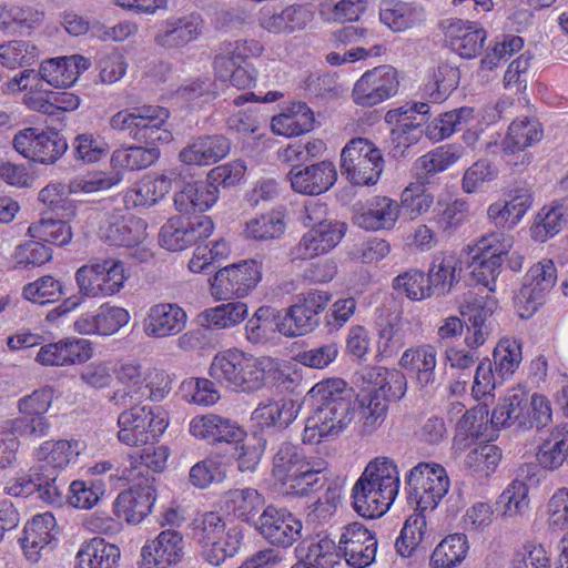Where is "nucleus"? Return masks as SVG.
<instances>
[{"label": "nucleus", "instance_id": "1", "mask_svg": "<svg viewBox=\"0 0 568 568\" xmlns=\"http://www.w3.org/2000/svg\"><path fill=\"white\" fill-rule=\"evenodd\" d=\"M449 478L446 469L436 463L420 462L405 476L406 499L410 507L419 514L409 516L395 547L402 557L412 556L423 540L426 529V518L423 513L435 509L449 489Z\"/></svg>", "mask_w": 568, "mask_h": 568}, {"label": "nucleus", "instance_id": "2", "mask_svg": "<svg viewBox=\"0 0 568 568\" xmlns=\"http://www.w3.org/2000/svg\"><path fill=\"white\" fill-rule=\"evenodd\" d=\"M399 486V471L394 460L385 456L375 457L352 489L354 509L366 518L381 517L395 501Z\"/></svg>", "mask_w": 568, "mask_h": 568}, {"label": "nucleus", "instance_id": "3", "mask_svg": "<svg viewBox=\"0 0 568 568\" xmlns=\"http://www.w3.org/2000/svg\"><path fill=\"white\" fill-rule=\"evenodd\" d=\"M78 295L65 298L58 307L48 314V320L65 315L77 308L84 297L97 298L112 296L119 293L128 276L124 263L119 260H93L79 267L74 275Z\"/></svg>", "mask_w": 568, "mask_h": 568}, {"label": "nucleus", "instance_id": "4", "mask_svg": "<svg viewBox=\"0 0 568 568\" xmlns=\"http://www.w3.org/2000/svg\"><path fill=\"white\" fill-rule=\"evenodd\" d=\"M273 367L267 357H255L237 348L217 353L210 366V376L237 393H255L265 386L266 373Z\"/></svg>", "mask_w": 568, "mask_h": 568}, {"label": "nucleus", "instance_id": "5", "mask_svg": "<svg viewBox=\"0 0 568 568\" xmlns=\"http://www.w3.org/2000/svg\"><path fill=\"white\" fill-rule=\"evenodd\" d=\"M193 538L201 547L202 557L213 566L239 552L243 541V528L234 525L226 529L223 517L209 511L193 523Z\"/></svg>", "mask_w": 568, "mask_h": 568}, {"label": "nucleus", "instance_id": "6", "mask_svg": "<svg viewBox=\"0 0 568 568\" xmlns=\"http://www.w3.org/2000/svg\"><path fill=\"white\" fill-rule=\"evenodd\" d=\"M169 116L166 108L144 104L118 111L110 118L109 125L146 144L169 143L173 139L171 131L164 128Z\"/></svg>", "mask_w": 568, "mask_h": 568}, {"label": "nucleus", "instance_id": "7", "mask_svg": "<svg viewBox=\"0 0 568 568\" xmlns=\"http://www.w3.org/2000/svg\"><path fill=\"white\" fill-rule=\"evenodd\" d=\"M384 169L382 151L366 138H353L341 152V173L353 185H374Z\"/></svg>", "mask_w": 568, "mask_h": 568}, {"label": "nucleus", "instance_id": "8", "mask_svg": "<svg viewBox=\"0 0 568 568\" xmlns=\"http://www.w3.org/2000/svg\"><path fill=\"white\" fill-rule=\"evenodd\" d=\"M118 438L128 446L153 444L166 429L168 422L145 406H133L118 417Z\"/></svg>", "mask_w": 568, "mask_h": 568}, {"label": "nucleus", "instance_id": "9", "mask_svg": "<svg viewBox=\"0 0 568 568\" xmlns=\"http://www.w3.org/2000/svg\"><path fill=\"white\" fill-rule=\"evenodd\" d=\"M254 529L270 545L288 548L302 538L303 521L287 508L270 504L254 521Z\"/></svg>", "mask_w": 568, "mask_h": 568}, {"label": "nucleus", "instance_id": "10", "mask_svg": "<svg viewBox=\"0 0 568 568\" xmlns=\"http://www.w3.org/2000/svg\"><path fill=\"white\" fill-rule=\"evenodd\" d=\"M557 282V270L551 260L534 264L524 276L523 285L515 297L519 315L528 318L545 303Z\"/></svg>", "mask_w": 568, "mask_h": 568}, {"label": "nucleus", "instance_id": "11", "mask_svg": "<svg viewBox=\"0 0 568 568\" xmlns=\"http://www.w3.org/2000/svg\"><path fill=\"white\" fill-rule=\"evenodd\" d=\"M332 295L327 291L308 290L294 296V303L282 310L290 337L306 335L321 324V313Z\"/></svg>", "mask_w": 568, "mask_h": 568}, {"label": "nucleus", "instance_id": "12", "mask_svg": "<svg viewBox=\"0 0 568 568\" xmlns=\"http://www.w3.org/2000/svg\"><path fill=\"white\" fill-rule=\"evenodd\" d=\"M399 77L396 68L382 64L367 70L355 82L352 99L356 105L372 108L398 92Z\"/></svg>", "mask_w": 568, "mask_h": 568}, {"label": "nucleus", "instance_id": "13", "mask_svg": "<svg viewBox=\"0 0 568 568\" xmlns=\"http://www.w3.org/2000/svg\"><path fill=\"white\" fill-rule=\"evenodd\" d=\"M16 151L27 159L43 164L57 162L68 150V143L58 131H40L27 128L13 138Z\"/></svg>", "mask_w": 568, "mask_h": 568}, {"label": "nucleus", "instance_id": "14", "mask_svg": "<svg viewBox=\"0 0 568 568\" xmlns=\"http://www.w3.org/2000/svg\"><path fill=\"white\" fill-rule=\"evenodd\" d=\"M260 280L261 272L255 261L232 264L215 273L211 283V294L220 301L243 297L256 286Z\"/></svg>", "mask_w": 568, "mask_h": 568}, {"label": "nucleus", "instance_id": "15", "mask_svg": "<svg viewBox=\"0 0 568 568\" xmlns=\"http://www.w3.org/2000/svg\"><path fill=\"white\" fill-rule=\"evenodd\" d=\"M353 419L348 403L341 402L334 407H314L303 432V443L318 444L342 433Z\"/></svg>", "mask_w": 568, "mask_h": 568}, {"label": "nucleus", "instance_id": "16", "mask_svg": "<svg viewBox=\"0 0 568 568\" xmlns=\"http://www.w3.org/2000/svg\"><path fill=\"white\" fill-rule=\"evenodd\" d=\"M337 550L342 551L347 565L354 568L368 567L376 557L377 539L375 534L359 523L345 527Z\"/></svg>", "mask_w": 568, "mask_h": 568}, {"label": "nucleus", "instance_id": "17", "mask_svg": "<svg viewBox=\"0 0 568 568\" xmlns=\"http://www.w3.org/2000/svg\"><path fill=\"white\" fill-rule=\"evenodd\" d=\"M287 178L294 191L301 194L318 195L334 185L337 172L331 161L314 164L292 163Z\"/></svg>", "mask_w": 568, "mask_h": 568}, {"label": "nucleus", "instance_id": "18", "mask_svg": "<svg viewBox=\"0 0 568 568\" xmlns=\"http://www.w3.org/2000/svg\"><path fill=\"white\" fill-rule=\"evenodd\" d=\"M189 432L195 438L215 446L239 444L246 437V432L236 422L216 414L193 417Z\"/></svg>", "mask_w": 568, "mask_h": 568}, {"label": "nucleus", "instance_id": "19", "mask_svg": "<svg viewBox=\"0 0 568 568\" xmlns=\"http://www.w3.org/2000/svg\"><path fill=\"white\" fill-rule=\"evenodd\" d=\"M443 29L448 45L459 57L473 59L481 52L486 32L476 23L462 19H447L443 22Z\"/></svg>", "mask_w": 568, "mask_h": 568}, {"label": "nucleus", "instance_id": "20", "mask_svg": "<svg viewBox=\"0 0 568 568\" xmlns=\"http://www.w3.org/2000/svg\"><path fill=\"white\" fill-rule=\"evenodd\" d=\"M93 355L92 344L85 338L67 337L41 346L37 361L45 366H65L84 363Z\"/></svg>", "mask_w": 568, "mask_h": 568}, {"label": "nucleus", "instance_id": "21", "mask_svg": "<svg viewBox=\"0 0 568 568\" xmlns=\"http://www.w3.org/2000/svg\"><path fill=\"white\" fill-rule=\"evenodd\" d=\"M204 22L199 14H189L165 20L158 30L154 41L164 49L183 48L199 39Z\"/></svg>", "mask_w": 568, "mask_h": 568}, {"label": "nucleus", "instance_id": "22", "mask_svg": "<svg viewBox=\"0 0 568 568\" xmlns=\"http://www.w3.org/2000/svg\"><path fill=\"white\" fill-rule=\"evenodd\" d=\"M183 536L175 529L161 531L158 537L142 548L146 568H166L178 564L183 557Z\"/></svg>", "mask_w": 568, "mask_h": 568}, {"label": "nucleus", "instance_id": "23", "mask_svg": "<svg viewBox=\"0 0 568 568\" xmlns=\"http://www.w3.org/2000/svg\"><path fill=\"white\" fill-rule=\"evenodd\" d=\"M531 203L529 189H517L509 200H499L488 206V221L498 231H510L520 222Z\"/></svg>", "mask_w": 568, "mask_h": 568}, {"label": "nucleus", "instance_id": "24", "mask_svg": "<svg viewBox=\"0 0 568 568\" xmlns=\"http://www.w3.org/2000/svg\"><path fill=\"white\" fill-rule=\"evenodd\" d=\"M186 313L178 304L153 305L143 322V331L149 337L161 338L176 335L186 324Z\"/></svg>", "mask_w": 568, "mask_h": 568}, {"label": "nucleus", "instance_id": "25", "mask_svg": "<svg viewBox=\"0 0 568 568\" xmlns=\"http://www.w3.org/2000/svg\"><path fill=\"white\" fill-rule=\"evenodd\" d=\"M155 498L152 485H134L118 495L114 511L129 524H139L150 514Z\"/></svg>", "mask_w": 568, "mask_h": 568}, {"label": "nucleus", "instance_id": "26", "mask_svg": "<svg viewBox=\"0 0 568 568\" xmlns=\"http://www.w3.org/2000/svg\"><path fill=\"white\" fill-rule=\"evenodd\" d=\"M460 271L462 262L456 253L450 251L436 253L426 273L432 295L442 297L449 294L459 283Z\"/></svg>", "mask_w": 568, "mask_h": 568}, {"label": "nucleus", "instance_id": "27", "mask_svg": "<svg viewBox=\"0 0 568 568\" xmlns=\"http://www.w3.org/2000/svg\"><path fill=\"white\" fill-rule=\"evenodd\" d=\"M276 333L290 337L282 310L272 306L258 307L246 322V338L252 344H265L275 338Z\"/></svg>", "mask_w": 568, "mask_h": 568}, {"label": "nucleus", "instance_id": "28", "mask_svg": "<svg viewBox=\"0 0 568 568\" xmlns=\"http://www.w3.org/2000/svg\"><path fill=\"white\" fill-rule=\"evenodd\" d=\"M270 450L271 475L277 483L287 486L307 460L304 449L288 439H283L273 444Z\"/></svg>", "mask_w": 568, "mask_h": 568}, {"label": "nucleus", "instance_id": "29", "mask_svg": "<svg viewBox=\"0 0 568 568\" xmlns=\"http://www.w3.org/2000/svg\"><path fill=\"white\" fill-rule=\"evenodd\" d=\"M90 64L89 59L79 54L49 59L41 63L39 75L54 88H69Z\"/></svg>", "mask_w": 568, "mask_h": 568}, {"label": "nucleus", "instance_id": "30", "mask_svg": "<svg viewBox=\"0 0 568 568\" xmlns=\"http://www.w3.org/2000/svg\"><path fill=\"white\" fill-rule=\"evenodd\" d=\"M346 226L310 227L294 246L292 254L297 260H312L333 250L343 239Z\"/></svg>", "mask_w": 568, "mask_h": 568}, {"label": "nucleus", "instance_id": "31", "mask_svg": "<svg viewBox=\"0 0 568 568\" xmlns=\"http://www.w3.org/2000/svg\"><path fill=\"white\" fill-rule=\"evenodd\" d=\"M399 217V204L386 196H374L354 215V222L367 231L390 230Z\"/></svg>", "mask_w": 568, "mask_h": 568}, {"label": "nucleus", "instance_id": "32", "mask_svg": "<svg viewBox=\"0 0 568 568\" xmlns=\"http://www.w3.org/2000/svg\"><path fill=\"white\" fill-rule=\"evenodd\" d=\"M399 365L415 375L420 387H434L436 384L437 351L433 345L422 344L407 348L399 359Z\"/></svg>", "mask_w": 568, "mask_h": 568}, {"label": "nucleus", "instance_id": "33", "mask_svg": "<svg viewBox=\"0 0 568 568\" xmlns=\"http://www.w3.org/2000/svg\"><path fill=\"white\" fill-rule=\"evenodd\" d=\"M171 187V180L166 175H148L124 192L122 202L126 210L150 207L162 200Z\"/></svg>", "mask_w": 568, "mask_h": 568}, {"label": "nucleus", "instance_id": "34", "mask_svg": "<svg viewBox=\"0 0 568 568\" xmlns=\"http://www.w3.org/2000/svg\"><path fill=\"white\" fill-rule=\"evenodd\" d=\"M55 525V518L51 513L36 515L26 524L20 542L28 560L33 562L39 560L41 550L54 538L52 530Z\"/></svg>", "mask_w": 568, "mask_h": 568}, {"label": "nucleus", "instance_id": "35", "mask_svg": "<svg viewBox=\"0 0 568 568\" xmlns=\"http://www.w3.org/2000/svg\"><path fill=\"white\" fill-rule=\"evenodd\" d=\"M219 199V189L207 181L185 183L174 194V205L180 213L191 214L204 212L212 207Z\"/></svg>", "mask_w": 568, "mask_h": 568}, {"label": "nucleus", "instance_id": "36", "mask_svg": "<svg viewBox=\"0 0 568 568\" xmlns=\"http://www.w3.org/2000/svg\"><path fill=\"white\" fill-rule=\"evenodd\" d=\"M462 155L463 148L460 145L445 144L419 156L414 163L417 182L422 185L428 184L430 178L447 170L455 164Z\"/></svg>", "mask_w": 568, "mask_h": 568}, {"label": "nucleus", "instance_id": "37", "mask_svg": "<svg viewBox=\"0 0 568 568\" xmlns=\"http://www.w3.org/2000/svg\"><path fill=\"white\" fill-rule=\"evenodd\" d=\"M101 239L114 246H135L146 237V223L140 217L115 219L100 229Z\"/></svg>", "mask_w": 568, "mask_h": 568}, {"label": "nucleus", "instance_id": "38", "mask_svg": "<svg viewBox=\"0 0 568 568\" xmlns=\"http://www.w3.org/2000/svg\"><path fill=\"white\" fill-rule=\"evenodd\" d=\"M529 407L528 397L525 394H508L494 408L491 422L496 426L529 429Z\"/></svg>", "mask_w": 568, "mask_h": 568}, {"label": "nucleus", "instance_id": "39", "mask_svg": "<svg viewBox=\"0 0 568 568\" xmlns=\"http://www.w3.org/2000/svg\"><path fill=\"white\" fill-rule=\"evenodd\" d=\"M298 561L308 567L333 568L339 562L335 541L328 537L301 541L295 549Z\"/></svg>", "mask_w": 568, "mask_h": 568}, {"label": "nucleus", "instance_id": "40", "mask_svg": "<svg viewBox=\"0 0 568 568\" xmlns=\"http://www.w3.org/2000/svg\"><path fill=\"white\" fill-rule=\"evenodd\" d=\"M314 114L304 102H294L285 111L272 118L271 126L275 134L295 136L313 129Z\"/></svg>", "mask_w": 568, "mask_h": 568}, {"label": "nucleus", "instance_id": "41", "mask_svg": "<svg viewBox=\"0 0 568 568\" xmlns=\"http://www.w3.org/2000/svg\"><path fill=\"white\" fill-rule=\"evenodd\" d=\"M379 20L394 32H402L425 20L424 8L403 1H385L379 10Z\"/></svg>", "mask_w": 568, "mask_h": 568}, {"label": "nucleus", "instance_id": "42", "mask_svg": "<svg viewBox=\"0 0 568 568\" xmlns=\"http://www.w3.org/2000/svg\"><path fill=\"white\" fill-rule=\"evenodd\" d=\"M412 335L409 321L395 315L379 325L377 352L383 358L393 357L406 345Z\"/></svg>", "mask_w": 568, "mask_h": 568}, {"label": "nucleus", "instance_id": "43", "mask_svg": "<svg viewBox=\"0 0 568 568\" xmlns=\"http://www.w3.org/2000/svg\"><path fill=\"white\" fill-rule=\"evenodd\" d=\"M120 555L118 546L95 537L83 544L78 551L75 568H113Z\"/></svg>", "mask_w": 568, "mask_h": 568}, {"label": "nucleus", "instance_id": "44", "mask_svg": "<svg viewBox=\"0 0 568 568\" xmlns=\"http://www.w3.org/2000/svg\"><path fill=\"white\" fill-rule=\"evenodd\" d=\"M265 507V498L254 488L229 490L225 495V508L236 518L254 527L260 510Z\"/></svg>", "mask_w": 568, "mask_h": 568}, {"label": "nucleus", "instance_id": "45", "mask_svg": "<svg viewBox=\"0 0 568 568\" xmlns=\"http://www.w3.org/2000/svg\"><path fill=\"white\" fill-rule=\"evenodd\" d=\"M365 379L371 385L367 389L387 402L397 400L405 395L407 382L400 371L373 367L367 372Z\"/></svg>", "mask_w": 568, "mask_h": 568}, {"label": "nucleus", "instance_id": "46", "mask_svg": "<svg viewBox=\"0 0 568 568\" xmlns=\"http://www.w3.org/2000/svg\"><path fill=\"white\" fill-rule=\"evenodd\" d=\"M474 120V109L462 106L440 113L425 128L426 136L432 141H442L463 130Z\"/></svg>", "mask_w": 568, "mask_h": 568}, {"label": "nucleus", "instance_id": "47", "mask_svg": "<svg viewBox=\"0 0 568 568\" xmlns=\"http://www.w3.org/2000/svg\"><path fill=\"white\" fill-rule=\"evenodd\" d=\"M541 136L542 130L536 119H517L510 123L501 146L506 153L515 154L539 142Z\"/></svg>", "mask_w": 568, "mask_h": 568}, {"label": "nucleus", "instance_id": "48", "mask_svg": "<svg viewBox=\"0 0 568 568\" xmlns=\"http://www.w3.org/2000/svg\"><path fill=\"white\" fill-rule=\"evenodd\" d=\"M296 418L292 400H272L260 403L252 413V419L262 428H286Z\"/></svg>", "mask_w": 568, "mask_h": 568}, {"label": "nucleus", "instance_id": "49", "mask_svg": "<svg viewBox=\"0 0 568 568\" xmlns=\"http://www.w3.org/2000/svg\"><path fill=\"white\" fill-rule=\"evenodd\" d=\"M568 222V205L558 203L544 206L536 215L531 227L536 241L545 242L558 234Z\"/></svg>", "mask_w": 568, "mask_h": 568}, {"label": "nucleus", "instance_id": "50", "mask_svg": "<svg viewBox=\"0 0 568 568\" xmlns=\"http://www.w3.org/2000/svg\"><path fill=\"white\" fill-rule=\"evenodd\" d=\"M80 454L78 440H45L36 450L38 462L59 469L68 466Z\"/></svg>", "mask_w": 568, "mask_h": 568}, {"label": "nucleus", "instance_id": "51", "mask_svg": "<svg viewBox=\"0 0 568 568\" xmlns=\"http://www.w3.org/2000/svg\"><path fill=\"white\" fill-rule=\"evenodd\" d=\"M42 20L43 12L29 6H10L0 10V27L7 32L29 33Z\"/></svg>", "mask_w": 568, "mask_h": 568}, {"label": "nucleus", "instance_id": "52", "mask_svg": "<svg viewBox=\"0 0 568 568\" xmlns=\"http://www.w3.org/2000/svg\"><path fill=\"white\" fill-rule=\"evenodd\" d=\"M467 551L468 541L464 534L449 535L434 549L430 565L434 568H454L465 559Z\"/></svg>", "mask_w": 568, "mask_h": 568}, {"label": "nucleus", "instance_id": "53", "mask_svg": "<svg viewBox=\"0 0 568 568\" xmlns=\"http://www.w3.org/2000/svg\"><path fill=\"white\" fill-rule=\"evenodd\" d=\"M568 454V428L560 427L551 432L539 446L537 460L539 465L549 470L562 465Z\"/></svg>", "mask_w": 568, "mask_h": 568}, {"label": "nucleus", "instance_id": "54", "mask_svg": "<svg viewBox=\"0 0 568 568\" xmlns=\"http://www.w3.org/2000/svg\"><path fill=\"white\" fill-rule=\"evenodd\" d=\"M434 212L438 231L445 236H450L468 221L469 204L462 199L448 203L438 202Z\"/></svg>", "mask_w": 568, "mask_h": 568}, {"label": "nucleus", "instance_id": "55", "mask_svg": "<svg viewBox=\"0 0 568 568\" xmlns=\"http://www.w3.org/2000/svg\"><path fill=\"white\" fill-rule=\"evenodd\" d=\"M149 148L128 146L119 148L113 151L111 164L113 168L126 169L131 171L144 170L151 166L160 156V151L155 144Z\"/></svg>", "mask_w": 568, "mask_h": 568}, {"label": "nucleus", "instance_id": "56", "mask_svg": "<svg viewBox=\"0 0 568 568\" xmlns=\"http://www.w3.org/2000/svg\"><path fill=\"white\" fill-rule=\"evenodd\" d=\"M460 80L459 69L447 63L439 64L425 85V93L429 99L439 103L446 100L458 87Z\"/></svg>", "mask_w": 568, "mask_h": 568}, {"label": "nucleus", "instance_id": "57", "mask_svg": "<svg viewBox=\"0 0 568 568\" xmlns=\"http://www.w3.org/2000/svg\"><path fill=\"white\" fill-rule=\"evenodd\" d=\"M308 394L313 407H334L341 402L348 403L352 406L351 388L342 378L317 383Z\"/></svg>", "mask_w": 568, "mask_h": 568}, {"label": "nucleus", "instance_id": "58", "mask_svg": "<svg viewBox=\"0 0 568 568\" xmlns=\"http://www.w3.org/2000/svg\"><path fill=\"white\" fill-rule=\"evenodd\" d=\"M326 476L323 474L321 463L307 460L286 486V493L295 496H304L315 493L324 487Z\"/></svg>", "mask_w": 568, "mask_h": 568}, {"label": "nucleus", "instance_id": "59", "mask_svg": "<svg viewBox=\"0 0 568 568\" xmlns=\"http://www.w3.org/2000/svg\"><path fill=\"white\" fill-rule=\"evenodd\" d=\"M247 311L245 303L236 301L207 308L202 315L209 327L222 329L233 327L243 322L247 316Z\"/></svg>", "mask_w": 568, "mask_h": 568}, {"label": "nucleus", "instance_id": "60", "mask_svg": "<svg viewBox=\"0 0 568 568\" xmlns=\"http://www.w3.org/2000/svg\"><path fill=\"white\" fill-rule=\"evenodd\" d=\"M28 234L36 240L53 245L63 246L71 242V226L62 220L44 219L32 223L28 227Z\"/></svg>", "mask_w": 568, "mask_h": 568}, {"label": "nucleus", "instance_id": "61", "mask_svg": "<svg viewBox=\"0 0 568 568\" xmlns=\"http://www.w3.org/2000/svg\"><path fill=\"white\" fill-rule=\"evenodd\" d=\"M364 10L362 0H323L318 13L326 22L345 23L357 21Z\"/></svg>", "mask_w": 568, "mask_h": 568}, {"label": "nucleus", "instance_id": "62", "mask_svg": "<svg viewBox=\"0 0 568 568\" xmlns=\"http://www.w3.org/2000/svg\"><path fill=\"white\" fill-rule=\"evenodd\" d=\"M428 282L425 272L410 268L393 280V287L410 301H424L433 296Z\"/></svg>", "mask_w": 568, "mask_h": 568}, {"label": "nucleus", "instance_id": "63", "mask_svg": "<svg viewBox=\"0 0 568 568\" xmlns=\"http://www.w3.org/2000/svg\"><path fill=\"white\" fill-rule=\"evenodd\" d=\"M38 48L22 40L0 44V64L9 69L32 65L38 59Z\"/></svg>", "mask_w": 568, "mask_h": 568}, {"label": "nucleus", "instance_id": "64", "mask_svg": "<svg viewBox=\"0 0 568 568\" xmlns=\"http://www.w3.org/2000/svg\"><path fill=\"white\" fill-rule=\"evenodd\" d=\"M430 106L425 102L406 103L399 108L388 110L385 114V122L392 126L408 128L417 125L424 128L429 120Z\"/></svg>", "mask_w": 568, "mask_h": 568}]
</instances>
